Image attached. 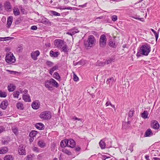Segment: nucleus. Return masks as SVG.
I'll return each instance as SVG.
<instances>
[{"mask_svg": "<svg viewBox=\"0 0 160 160\" xmlns=\"http://www.w3.org/2000/svg\"><path fill=\"white\" fill-rule=\"evenodd\" d=\"M68 140L64 139L62 140L60 143V146L62 147H65L68 146Z\"/></svg>", "mask_w": 160, "mask_h": 160, "instance_id": "obj_19", "label": "nucleus"}, {"mask_svg": "<svg viewBox=\"0 0 160 160\" xmlns=\"http://www.w3.org/2000/svg\"><path fill=\"white\" fill-rule=\"evenodd\" d=\"M19 154L20 155H25L26 154L25 147L20 146L18 149Z\"/></svg>", "mask_w": 160, "mask_h": 160, "instance_id": "obj_8", "label": "nucleus"}, {"mask_svg": "<svg viewBox=\"0 0 160 160\" xmlns=\"http://www.w3.org/2000/svg\"><path fill=\"white\" fill-rule=\"evenodd\" d=\"M5 60L7 63L11 64L14 63L15 62L16 59L13 54L10 52L9 53H7Z\"/></svg>", "mask_w": 160, "mask_h": 160, "instance_id": "obj_4", "label": "nucleus"}, {"mask_svg": "<svg viewBox=\"0 0 160 160\" xmlns=\"http://www.w3.org/2000/svg\"><path fill=\"white\" fill-rule=\"evenodd\" d=\"M109 45L110 46L113 48H115L117 47L116 43L114 42H113L112 40L109 41Z\"/></svg>", "mask_w": 160, "mask_h": 160, "instance_id": "obj_38", "label": "nucleus"}, {"mask_svg": "<svg viewBox=\"0 0 160 160\" xmlns=\"http://www.w3.org/2000/svg\"><path fill=\"white\" fill-rule=\"evenodd\" d=\"M23 99L26 102H30L31 99H30V97L28 95H24L23 94L22 96Z\"/></svg>", "mask_w": 160, "mask_h": 160, "instance_id": "obj_18", "label": "nucleus"}, {"mask_svg": "<svg viewBox=\"0 0 160 160\" xmlns=\"http://www.w3.org/2000/svg\"><path fill=\"white\" fill-rule=\"evenodd\" d=\"M10 138L9 137H7L6 138H3L2 140V142L3 144H7L8 142L10 141Z\"/></svg>", "mask_w": 160, "mask_h": 160, "instance_id": "obj_27", "label": "nucleus"}, {"mask_svg": "<svg viewBox=\"0 0 160 160\" xmlns=\"http://www.w3.org/2000/svg\"><path fill=\"white\" fill-rule=\"evenodd\" d=\"M58 66H55L53 67V68H50V69L49 70V73L51 75H52L54 71L57 69H58Z\"/></svg>", "mask_w": 160, "mask_h": 160, "instance_id": "obj_33", "label": "nucleus"}, {"mask_svg": "<svg viewBox=\"0 0 160 160\" xmlns=\"http://www.w3.org/2000/svg\"><path fill=\"white\" fill-rule=\"evenodd\" d=\"M107 38L105 34H103L100 36L99 44V47L101 48H104L107 45Z\"/></svg>", "mask_w": 160, "mask_h": 160, "instance_id": "obj_3", "label": "nucleus"}, {"mask_svg": "<svg viewBox=\"0 0 160 160\" xmlns=\"http://www.w3.org/2000/svg\"><path fill=\"white\" fill-rule=\"evenodd\" d=\"M31 29L33 30H36L37 29V27L36 26L33 25L31 27Z\"/></svg>", "mask_w": 160, "mask_h": 160, "instance_id": "obj_59", "label": "nucleus"}, {"mask_svg": "<svg viewBox=\"0 0 160 160\" xmlns=\"http://www.w3.org/2000/svg\"><path fill=\"white\" fill-rule=\"evenodd\" d=\"M99 144L100 147L102 149H104L105 148L106 143L103 140H101L99 142Z\"/></svg>", "mask_w": 160, "mask_h": 160, "instance_id": "obj_26", "label": "nucleus"}, {"mask_svg": "<svg viewBox=\"0 0 160 160\" xmlns=\"http://www.w3.org/2000/svg\"><path fill=\"white\" fill-rule=\"evenodd\" d=\"M152 135V132L150 129H148L146 131L144 134V136L148 137Z\"/></svg>", "mask_w": 160, "mask_h": 160, "instance_id": "obj_21", "label": "nucleus"}, {"mask_svg": "<svg viewBox=\"0 0 160 160\" xmlns=\"http://www.w3.org/2000/svg\"><path fill=\"white\" fill-rule=\"evenodd\" d=\"M13 13L15 16H18L20 14V12L18 8H15L13 9Z\"/></svg>", "mask_w": 160, "mask_h": 160, "instance_id": "obj_32", "label": "nucleus"}, {"mask_svg": "<svg viewBox=\"0 0 160 160\" xmlns=\"http://www.w3.org/2000/svg\"><path fill=\"white\" fill-rule=\"evenodd\" d=\"M37 134V132L35 131H32L29 134V136L30 137H35Z\"/></svg>", "mask_w": 160, "mask_h": 160, "instance_id": "obj_40", "label": "nucleus"}, {"mask_svg": "<svg viewBox=\"0 0 160 160\" xmlns=\"http://www.w3.org/2000/svg\"><path fill=\"white\" fill-rule=\"evenodd\" d=\"M5 128L3 127H0V133L4 130Z\"/></svg>", "mask_w": 160, "mask_h": 160, "instance_id": "obj_61", "label": "nucleus"}, {"mask_svg": "<svg viewBox=\"0 0 160 160\" xmlns=\"http://www.w3.org/2000/svg\"><path fill=\"white\" fill-rule=\"evenodd\" d=\"M133 145L132 144H131L130 145L129 148L128 149V150H130L131 152H132L133 151Z\"/></svg>", "mask_w": 160, "mask_h": 160, "instance_id": "obj_55", "label": "nucleus"}, {"mask_svg": "<svg viewBox=\"0 0 160 160\" xmlns=\"http://www.w3.org/2000/svg\"><path fill=\"white\" fill-rule=\"evenodd\" d=\"M14 158L11 155H6L4 158V160H13Z\"/></svg>", "mask_w": 160, "mask_h": 160, "instance_id": "obj_31", "label": "nucleus"}, {"mask_svg": "<svg viewBox=\"0 0 160 160\" xmlns=\"http://www.w3.org/2000/svg\"><path fill=\"white\" fill-rule=\"evenodd\" d=\"M4 6L5 9L7 10H9L11 9L10 3L8 2H6L5 3Z\"/></svg>", "mask_w": 160, "mask_h": 160, "instance_id": "obj_24", "label": "nucleus"}, {"mask_svg": "<svg viewBox=\"0 0 160 160\" xmlns=\"http://www.w3.org/2000/svg\"><path fill=\"white\" fill-rule=\"evenodd\" d=\"M41 118L44 120H48L51 118V112L48 111L42 112L39 115Z\"/></svg>", "mask_w": 160, "mask_h": 160, "instance_id": "obj_5", "label": "nucleus"}, {"mask_svg": "<svg viewBox=\"0 0 160 160\" xmlns=\"http://www.w3.org/2000/svg\"><path fill=\"white\" fill-rule=\"evenodd\" d=\"M76 145V143L75 141L72 139H70L69 140H68V146L71 148H74Z\"/></svg>", "mask_w": 160, "mask_h": 160, "instance_id": "obj_11", "label": "nucleus"}, {"mask_svg": "<svg viewBox=\"0 0 160 160\" xmlns=\"http://www.w3.org/2000/svg\"><path fill=\"white\" fill-rule=\"evenodd\" d=\"M67 48V46L65 43L60 49H62V51L64 52L65 53H67L68 52Z\"/></svg>", "mask_w": 160, "mask_h": 160, "instance_id": "obj_28", "label": "nucleus"}, {"mask_svg": "<svg viewBox=\"0 0 160 160\" xmlns=\"http://www.w3.org/2000/svg\"><path fill=\"white\" fill-rule=\"evenodd\" d=\"M134 111L133 110L131 109V110L129 111L128 113V116L130 117H132L133 116V113L134 112Z\"/></svg>", "mask_w": 160, "mask_h": 160, "instance_id": "obj_46", "label": "nucleus"}, {"mask_svg": "<svg viewBox=\"0 0 160 160\" xmlns=\"http://www.w3.org/2000/svg\"><path fill=\"white\" fill-rule=\"evenodd\" d=\"M7 96V93L5 92L0 91V97L1 98H5Z\"/></svg>", "mask_w": 160, "mask_h": 160, "instance_id": "obj_39", "label": "nucleus"}, {"mask_svg": "<svg viewBox=\"0 0 160 160\" xmlns=\"http://www.w3.org/2000/svg\"><path fill=\"white\" fill-rule=\"evenodd\" d=\"M16 88V86L13 84H10L8 86V90L10 92L13 91Z\"/></svg>", "mask_w": 160, "mask_h": 160, "instance_id": "obj_14", "label": "nucleus"}, {"mask_svg": "<svg viewBox=\"0 0 160 160\" xmlns=\"http://www.w3.org/2000/svg\"><path fill=\"white\" fill-rule=\"evenodd\" d=\"M152 126L154 129H158L159 127V125L157 121L154 120L152 121Z\"/></svg>", "mask_w": 160, "mask_h": 160, "instance_id": "obj_12", "label": "nucleus"}, {"mask_svg": "<svg viewBox=\"0 0 160 160\" xmlns=\"http://www.w3.org/2000/svg\"><path fill=\"white\" fill-rule=\"evenodd\" d=\"M33 150L37 152H38L39 151L38 148L37 147H34L33 148Z\"/></svg>", "mask_w": 160, "mask_h": 160, "instance_id": "obj_57", "label": "nucleus"}, {"mask_svg": "<svg viewBox=\"0 0 160 160\" xmlns=\"http://www.w3.org/2000/svg\"><path fill=\"white\" fill-rule=\"evenodd\" d=\"M50 80L51 84H52L53 86L56 88L58 87L59 84L53 78H51L50 79Z\"/></svg>", "mask_w": 160, "mask_h": 160, "instance_id": "obj_15", "label": "nucleus"}, {"mask_svg": "<svg viewBox=\"0 0 160 160\" xmlns=\"http://www.w3.org/2000/svg\"><path fill=\"white\" fill-rule=\"evenodd\" d=\"M151 51V47L149 44H146L142 45L140 48L139 52L136 54L138 57L141 56V54L147 56Z\"/></svg>", "mask_w": 160, "mask_h": 160, "instance_id": "obj_2", "label": "nucleus"}, {"mask_svg": "<svg viewBox=\"0 0 160 160\" xmlns=\"http://www.w3.org/2000/svg\"><path fill=\"white\" fill-rule=\"evenodd\" d=\"M158 32H155L154 33V34L156 40V41H157L158 38V35H159V30H158Z\"/></svg>", "mask_w": 160, "mask_h": 160, "instance_id": "obj_51", "label": "nucleus"}, {"mask_svg": "<svg viewBox=\"0 0 160 160\" xmlns=\"http://www.w3.org/2000/svg\"><path fill=\"white\" fill-rule=\"evenodd\" d=\"M16 106L18 109L23 110L24 109L23 104L21 102H18Z\"/></svg>", "mask_w": 160, "mask_h": 160, "instance_id": "obj_29", "label": "nucleus"}, {"mask_svg": "<svg viewBox=\"0 0 160 160\" xmlns=\"http://www.w3.org/2000/svg\"><path fill=\"white\" fill-rule=\"evenodd\" d=\"M158 32H155L154 33V34L156 40V41H157L158 38V35H159V30H158Z\"/></svg>", "mask_w": 160, "mask_h": 160, "instance_id": "obj_50", "label": "nucleus"}, {"mask_svg": "<svg viewBox=\"0 0 160 160\" xmlns=\"http://www.w3.org/2000/svg\"><path fill=\"white\" fill-rule=\"evenodd\" d=\"M79 32L78 30L76 28H73L70 30L69 32L66 33L69 35L72 36L73 35Z\"/></svg>", "mask_w": 160, "mask_h": 160, "instance_id": "obj_10", "label": "nucleus"}, {"mask_svg": "<svg viewBox=\"0 0 160 160\" xmlns=\"http://www.w3.org/2000/svg\"><path fill=\"white\" fill-rule=\"evenodd\" d=\"M40 106V103L38 100L33 102L32 104V107L34 109H37L39 108Z\"/></svg>", "mask_w": 160, "mask_h": 160, "instance_id": "obj_9", "label": "nucleus"}, {"mask_svg": "<svg viewBox=\"0 0 160 160\" xmlns=\"http://www.w3.org/2000/svg\"><path fill=\"white\" fill-rule=\"evenodd\" d=\"M118 19L116 15H113L112 17V21H116Z\"/></svg>", "mask_w": 160, "mask_h": 160, "instance_id": "obj_52", "label": "nucleus"}, {"mask_svg": "<svg viewBox=\"0 0 160 160\" xmlns=\"http://www.w3.org/2000/svg\"><path fill=\"white\" fill-rule=\"evenodd\" d=\"M85 63V61L83 60H81L80 61L77 62V64H78L80 65H83Z\"/></svg>", "mask_w": 160, "mask_h": 160, "instance_id": "obj_49", "label": "nucleus"}, {"mask_svg": "<svg viewBox=\"0 0 160 160\" xmlns=\"http://www.w3.org/2000/svg\"><path fill=\"white\" fill-rule=\"evenodd\" d=\"M23 50V47L21 45L18 46L17 48V51L19 52H21Z\"/></svg>", "mask_w": 160, "mask_h": 160, "instance_id": "obj_45", "label": "nucleus"}, {"mask_svg": "<svg viewBox=\"0 0 160 160\" xmlns=\"http://www.w3.org/2000/svg\"><path fill=\"white\" fill-rule=\"evenodd\" d=\"M108 158V157L106 156V155H103L102 156V160H105L107 158Z\"/></svg>", "mask_w": 160, "mask_h": 160, "instance_id": "obj_64", "label": "nucleus"}, {"mask_svg": "<svg viewBox=\"0 0 160 160\" xmlns=\"http://www.w3.org/2000/svg\"><path fill=\"white\" fill-rule=\"evenodd\" d=\"M8 105L7 100H5L3 101L0 105V107L3 110L6 109Z\"/></svg>", "mask_w": 160, "mask_h": 160, "instance_id": "obj_13", "label": "nucleus"}, {"mask_svg": "<svg viewBox=\"0 0 160 160\" xmlns=\"http://www.w3.org/2000/svg\"><path fill=\"white\" fill-rule=\"evenodd\" d=\"M46 64L48 66H49V67H51L54 64L53 62L49 61H46Z\"/></svg>", "mask_w": 160, "mask_h": 160, "instance_id": "obj_47", "label": "nucleus"}, {"mask_svg": "<svg viewBox=\"0 0 160 160\" xmlns=\"http://www.w3.org/2000/svg\"><path fill=\"white\" fill-rule=\"evenodd\" d=\"M50 12L51 14L55 16H60V14L59 13L55 11H51Z\"/></svg>", "mask_w": 160, "mask_h": 160, "instance_id": "obj_42", "label": "nucleus"}, {"mask_svg": "<svg viewBox=\"0 0 160 160\" xmlns=\"http://www.w3.org/2000/svg\"><path fill=\"white\" fill-rule=\"evenodd\" d=\"M60 9L61 10H62V9L72 10V7H67L65 8H60Z\"/></svg>", "mask_w": 160, "mask_h": 160, "instance_id": "obj_58", "label": "nucleus"}, {"mask_svg": "<svg viewBox=\"0 0 160 160\" xmlns=\"http://www.w3.org/2000/svg\"><path fill=\"white\" fill-rule=\"evenodd\" d=\"M96 42L95 38L92 35L89 36L87 39L84 40V45L87 49H88L93 47Z\"/></svg>", "mask_w": 160, "mask_h": 160, "instance_id": "obj_1", "label": "nucleus"}, {"mask_svg": "<svg viewBox=\"0 0 160 160\" xmlns=\"http://www.w3.org/2000/svg\"><path fill=\"white\" fill-rule=\"evenodd\" d=\"M50 55L51 57H57L59 55V52H54L53 51L51 50L50 52Z\"/></svg>", "mask_w": 160, "mask_h": 160, "instance_id": "obj_25", "label": "nucleus"}, {"mask_svg": "<svg viewBox=\"0 0 160 160\" xmlns=\"http://www.w3.org/2000/svg\"><path fill=\"white\" fill-rule=\"evenodd\" d=\"M73 80L75 81H78V77L75 73L73 74Z\"/></svg>", "mask_w": 160, "mask_h": 160, "instance_id": "obj_54", "label": "nucleus"}, {"mask_svg": "<svg viewBox=\"0 0 160 160\" xmlns=\"http://www.w3.org/2000/svg\"><path fill=\"white\" fill-rule=\"evenodd\" d=\"M13 21V18L12 17L10 16L8 18L7 22V27L9 28L12 22Z\"/></svg>", "mask_w": 160, "mask_h": 160, "instance_id": "obj_20", "label": "nucleus"}, {"mask_svg": "<svg viewBox=\"0 0 160 160\" xmlns=\"http://www.w3.org/2000/svg\"><path fill=\"white\" fill-rule=\"evenodd\" d=\"M20 91L21 92H23L25 94L27 93L28 92V91L26 89H24L23 91H22V90H21Z\"/></svg>", "mask_w": 160, "mask_h": 160, "instance_id": "obj_63", "label": "nucleus"}, {"mask_svg": "<svg viewBox=\"0 0 160 160\" xmlns=\"http://www.w3.org/2000/svg\"><path fill=\"white\" fill-rule=\"evenodd\" d=\"M62 151L63 152L68 155H71L72 154V152L65 148H63L62 150Z\"/></svg>", "mask_w": 160, "mask_h": 160, "instance_id": "obj_36", "label": "nucleus"}, {"mask_svg": "<svg viewBox=\"0 0 160 160\" xmlns=\"http://www.w3.org/2000/svg\"><path fill=\"white\" fill-rule=\"evenodd\" d=\"M65 42L61 39H56L54 41L55 45L58 48L60 49Z\"/></svg>", "mask_w": 160, "mask_h": 160, "instance_id": "obj_6", "label": "nucleus"}, {"mask_svg": "<svg viewBox=\"0 0 160 160\" xmlns=\"http://www.w3.org/2000/svg\"><path fill=\"white\" fill-rule=\"evenodd\" d=\"M13 95L14 98H18L19 95V92L18 91H15L13 92Z\"/></svg>", "mask_w": 160, "mask_h": 160, "instance_id": "obj_41", "label": "nucleus"}, {"mask_svg": "<svg viewBox=\"0 0 160 160\" xmlns=\"http://www.w3.org/2000/svg\"><path fill=\"white\" fill-rule=\"evenodd\" d=\"M72 119L73 120H77L78 121H82V119L78 118L75 117H73L72 118Z\"/></svg>", "mask_w": 160, "mask_h": 160, "instance_id": "obj_56", "label": "nucleus"}, {"mask_svg": "<svg viewBox=\"0 0 160 160\" xmlns=\"http://www.w3.org/2000/svg\"><path fill=\"white\" fill-rule=\"evenodd\" d=\"M113 81L114 78L113 77H112L107 80L106 83L108 84H110L111 82H112Z\"/></svg>", "mask_w": 160, "mask_h": 160, "instance_id": "obj_44", "label": "nucleus"}, {"mask_svg": "<svg viewBox=\"0 0 160 160\" xmlns=\"http://www.w3.org/2000/svg\"><path fill=\"white\" fill-rule=\"evenodd\" d=\"M40 52L39 51L37 50L35 52H32L31 54V57L34 60H36L37 59V57L40 54Z\"/></svg>", "mask_w": 160, "mask_h": 160, "instance_id": "obj_7", "label": "nucleus"}, {"mask_svg": "<svg viewBox=\"0 0 160 160\" xmlns=\"http://www.w3.org/2000/svg\"><path fill=\"white\" fill-rule=\"evenodd\" d=\"M6 71H7L9 72V73L11 74L15 75L18 73V72H15V71H10L9 70H7Z\"/></svg>", "mask_w": 160, "mask_h": 160, "instance_id": "obj_53", "label": "nucleus"}, {"mask_svg": "<svg viewBox=\"0 0 160 160\" xmlns=\"http://www.w3.org/2000/svg\"><path fill=\"white\" fill-rule=\"evenodd\" d=\"M8 151V149L7 147H3L0 148V154H3L6 153Z\"/></svg>", "mask_w": 160, "mask_h": 160, "instance_id": "obj_22", "label": "nucleus"}, {"mask_svg": "<svg viewBox=\"0 0 160 160\" xmlns=\"http://www.w3.org/2000/svg\"><path fill=\"white\" fill-rule=\"evenodd\" d=\"M12 129V132L16 135H18V129L17 128L13 127Z\"/></svg>", "mask_w": 160, "mask_h": 160, "instance_id": "obj_43", "label": "nucleus"}, {"mask_svg": "<svg viewBox=\"0 0 160 160\" xmlns=\"http://www.w3.org/2000/svg\"><path fill=\"white\" fill-rule=\"evenodd\" d=\"M34 156V154H30L27 156V160H32L33 157Z\"/></svg>", "mask_w": 160, "mask_h": 160, "instance_id": "obj_48", "label": "nucleus"}, {"mask_svg": "<svg viewBox=\"0 0 160 160\" xmlns=\"http://www.w3.org/2000/svg\"><path fill=\"white\" fill-rule=\"evenodd\" d=\"M148 111L145 110L141 114V116L143 118L146 119L148 118Z\"/></svg>", "mask_w": 160, "mask_h": 160, "instance_id": "obj_30", "label": "nucleus"}, {"mask_svg": "<svg viewBox=\"0 0 160 160\" xmlns=\"http://www.w3.org/2000/svg\"><path fill=\"white\" fill-rule=\"evenodd\" d=\"M53 77L58 81L60 80V77L58 73L57 72H55L53 74Z\"/></svg>", "mask_w": 160, "mask_h": 160, "instance_id": "obj_34", "label": "nucleus"}, {"mask_svg": "<svg viewBox=\"0 0 160 160\" xmlns=\"http://www.w3.org/2000/svg\"><path fill=\"white\" fill-rule=\"evenodd\" d=\"M35 127L37 129L41 130L44 128V126L42 123H38L36 124Z\"/></svg>", "mask_w": 160, "mask_h": 160, "instance_id": "obj_16", "label": "nucleus"}, {"mask_svg": "<svg viewBox=\"0 0 160 160\" xmlns=\"http://www.w3.org/2000/svg\"><path fill=\"white\" fill-rule=\"evenodd\" d=\"M87 4H88V3L87 2H86V3H85L83 5H79L78 6L79 7H81L82 8H83L86 7L87 6Z\"/></svg>", "mask_w": 160, "mask_h": 160, "instance_id": "obj_60", "label": "nucleus"}, {"mask_svg": "<svg viewBox=\"0 0 160 160\" xmlns=\"http://www.w3.org/2000/svg\"><path fill=\"white\" fill-rule=\"evenodd\" d=\"M106 64V62H102L99 61H98L96 63V66H103Z\"/></svg>", "mask_w": 160, "mask_h": 160, "instance_id": "obj_37", "label": "nucleus"}, {"mask_svg": "<svg viewBox=\"0 0 160 160\" xmlns=\"http://www.w3.org/2000/svg\"><path fill=\"white\" fill-rule=\"evenodd\" d=\"M45 86L48 88V90H50L52 89V87L51 86V83H50V80H47L45 82Z\"/></svg>", "mask_w": 160, "mask_h": 160, "instance_id": "obj_23", "label": "nucleus"}, {"mask_svg": "<svg viewBox=\"0 0 160 160\" xmlns=\"http://www.w3.org/2000/svg\"><path fill=\"white\" fill-rule=\"evenodd\" d=\"M20 9H21V11L22 12V13L23 14H24L25 13V10L24 9L22 8L21 6L20 7Z\"/></svg>", "mask_w": 160, "mask_h": 160, "instance_id": "obj_62", "label": "nucleus"}, {"mask_svg": "<svg viewBox=\"0 0 160 160\" xmlns=\"http://www.w3.org/2000/svg\"><path fill=\"white\" fill-rule=\"evenodd\" d=\"M38 145L41 148H44L45 146V143L42 140L39 141L38 142Z\"/></svg>", "mask_w": 160, "mask_h": 160, "instance_id": "obj_35", "label": "nucleus"}, {"mask_svg": "<svg viewBox=\"0 0 160 160\" xmlns=\"http://www.w3.org/2000/svg\"><path fill=\"white\" fill-rule=\"evenodd\" d=\"M42 22L45 25H51V22L48 19L46 18H44L42 19Z\"/></svg>", "mask_w": 160, "mask_h": 160, "instance_id": "obj_17", "label": "nucleus"}]
</instances>
